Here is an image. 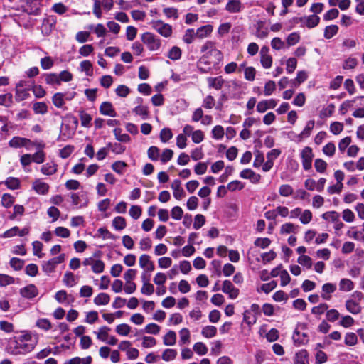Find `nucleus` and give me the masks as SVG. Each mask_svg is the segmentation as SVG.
Returning a JSON list of instances; mask_svg holds the SVG:
<instances>
[{
    "label": "nucleus",
    "mask_w": 364,
    "mask_h": 364,
    "mask_svg": "<svg viewBox=\"0 0 364 364\" xmlns=\"http://www.w3.org/2000/svg\"><path fill=\"white\" fill-rule=\"evenodd\" d=\"M122 130L119 127H116L113 130L115 139L120 142H129L131 140L130 136L127 134H122Z\"/></svg>",
    "instance_id": "36"
},
{
    "label": "nucleus",
    "mask_w": 364,
    "mask_h": 364,
    "mask_svg": "<svg viewBox=\"0 0 364 364\" xmlns=\"http://www.w3.org/2000/svg\"><path fill=\"white\" fill-rule=\"evenodd\" d=\"M109 331L110 328L109 327L104 326L99 328L97 331H94V333L98 340L105 343L109 338Z\"/></svg>",
    "instance_id": "28"
},
{
    "label": "nucleus",
    "mask_w": 364,
    "mask_h": 364,
    "mask_svg": "<svg viewBox=\"0 0 364 364\" xmlns=\"http://www.w3.org/2000/svg\"><path fill=\"white\" fill-rule=\"evenodd\" d=\"M49 185L43 182L41 179H36L32 184V188L38 193L41 195H46L49 191Z\"/></svg>",
    "instance_id": "12"
},
{
    "label": "nucleus",
    "mask_w": 364,
    "mask_h": 364,
    "mask_svg": "<svg viewBox=\"0 0 364 364\" xmlns=\"http://www.w3.org/2000/svg\"><path fill=\"white\" fill-rule=\"evenodd\" d=\"M356 296L358 301L353 299H348L346 301L345 306L348 311L353 314H358L361 312L362 307L359 304V301L361 299L362 293L359 291H355L352 296Z\"/></svg>",
    "instance_id": "4"
},
{
    "label": "nucleus",
    "mask_w": 364,
    "mask_h": 364,
    "mask_svg": "<svg viewBox=\"0 0 364 364\" xmlns=\"http://www.w3.org/2000/svg\"><path fill=\"white\" fill-rule=\"evenodd\" d=\"M57 264L52 258L51 259L44 262L42 264V269L46 274H50L53 272L56 268Z\"/></svg>",
    "instance_id": "41"
},
{
    "label": "nucleus",
    "mask_w": 364,
    "mask_h": 364,
    "mask_svg": "<svg viewBox=\"0 0 364 364\" xmlns=\"http://www.w3.org/2000/svg\"><path fill=\"white\" fill-rule=\"evenodd\" d=\"M58 166L54 162H48L43 165L41 168V172L43 175L50 176L55 174L57 172Z\"/></svg>",
    "instance_id": "23"
},
{
    "label": "nucleus",
    "mask_w": 364,
    "mask_h": 364,
    "mask_svg": "<svg viewBox=\"0 0 364 364\" xmlns=\"http://www.w3.org/2000/svg\"><path fill=\"white\" fill-rule=\"evenodd\" d=\"M141 41L151 51L159 50L161 46L160 38L150 32H146L142 34Z\"/></svg>",
    "instance_id": "2"
},
{
    "label": "nucleus",
    "mask_w": 364,
    "mask_h": 364,
    "mask_svg": "<svg viewBox=\"0 0 364 364\" xmlns=\"http://www.w3.org/2000/svg\"><path fill=\"white\" fill-rule=\"evenodd\" d=\"M115 331L119 335L126 336L130 333L131 327L127 323H122L116 326Z\"/></svg>",
    "instance_id": "60"
},
{
    "label": "nucleus",
    "mask_w": 364,
    "mask_h": 364,
    "mask_svg": "<svg viewBox=\"0 0 364 364\" xmlns=\"http://www.w3.org/2000/svg\"><path fill=\"white\" fill-rule=\"evenodd\" d=\"M20 294L23 297L32 299L38 295V289L33 284H29L20 290Z\"/></svg>",
    "instance_id": "20"
},
{
    "label": "nucleus",
    "mask_w": 364,
    "mask_h": 364,
    "mask_svg": "<svg viewBox=\"0 0 364 364\" xmlns=\"http://www.w3.org/2000/svg\"><path fill=\"white\" fill-rule=\"evenodd\" d=\"M299 21L304 23L307 28H313L316 27L320 22L319 16L316 15H310L299 18Z\"/></svg>",
    "instance_id": "15"
},
{
    "label": "nucleus",
    "mask_w": 364,
    "mask_h": 364,
    "mask_svg": "<svg viewBox=\"0 0 364 364\" xmlns=\"http://www.w3.org/2000/svg\"><path fill=\"white\" fill-rule=\"evenodd\" d=\"M299 230V226L294 225L292 223H286L281 225L280 228V233L282 235H287L290 233H297Z\"/></svg>",
    "instance_id": "24"
},
{
    "label": "nucleus",
    "mask_w": 364,
    "mask_h": 364,
    "mask_svg": "<svg viewBox=\"0 0 364 364\" xmlns=\"http://www.w3.org/2000/svg\"><path fill=\"white\" fill-rule=\"evenodd\" d=\"M33 109L36 114H44L48 112V106L43 102H38L33 104Z\"/></svg>",
    "instance_id": "46"
},
{
    "label": "nucleus",
    "mask_w": 364,
    "mask_h": 364,
    "mask_svg": "<svg viewBox=\"0 0 364 364\" xmlns=\"http://www.w3.org/2000/svg\"><path fill=\"white\" fill-rule=\"evenodd\" d=\"M151 28L164 38H169L173 33L172 26L161 20H154L150 23Z\"/></svg>",
    "instance_id": "3"
},
{
    "label": "nucleus",
    "mask_w": 364,
    "mask_h": 364,
    "mask_svg": "<svg viewBox=\"0 0 364 364\" xmlns=\"http://www.w3.org/2000/svg\"><path fill=\"white\" fill-rule=\"evenodd\" d=\"M345 344L349 346H353L358 343V337L355 333H347L344 339Z\"/></svg>",
    "instance_id": "54"
},
{
    "label": "nucleus",
    "mask_w": 364,
    "mask_h": 364,
    "mask_svg": "<svg viewBox=\"0 0 364 364\" xmlns=\"http://www.w3.org/2000/svg\"><path fill=\"white\" fill-rule=\"evenodd\" d=\"M315 126V122L314 120H309L306 122V124L303 131L299 134V137L300 139L308 138Z\"/></svg>",
    "instance_id": "34"
},
{
    "label": "nucleus",
    "mask_w": 364,
    "mask_h": 364,
    "mask_svg": "<svg viewBox=\"0 0 364 364\" xmlns=\"http://www.w3.org/2000/svg\"><path fill=\"white\" fill-rule=\"evenodd\" d=\"M107 146L111 149V151L116 154H123L125 150H126V148L124 146L122 145L121 144L119 143H112V142H108L107 144Z\"/></svg>",
    "instance_id": "43"
},
{
    "label": "nucleus",
    "mask_w": 364,
    "mask_h": 364,
    "mask_svg": "<svg viewBox=\"0 0 364 364\" xmlns=\"http://www.w3.org/2000/svg\"><path fill=\"white\" fill-rule=\"evenodd\" d=\"M313 150L309 146H305L300 152V157L303 168L306 171L310 170L312 166V161L314 159Z\"/></svg>",
    "instance_id": "5"
},
{
    "label": "nucleus",
    "mask_w": 364,
    "mask_h": 364,
    "mask_svg": "<svg viewBox=\"0 0 364 364\" xmlns=\"http://www.w3.org/2000/svg\"><path fill=\"white\" fill-rule=\"evenodd\" d=\"M308 77V75L306 71L300 70L297 73L296 77L295 79L292 80L291 82L295 87L299 86L301 83H303Z\"/></svg>",
    "instance_id": "38"
},
{
    "label": "nucleus",
    "mask_w": 364,
    "mask_h": 364,
    "mask_svg": "<svg viewBox=\"0 0 364 364\" xmlns=\"http://www.w3.org/2000/svg\"><path fill=\"white\" fill-rule=\"evenodd\" d=\"M211 65H215L214 61L212 60L207 54H204L198 63V68L203 73H208L210 71Z\"/></svg>",
    "instance_id": "11"
},
{
    "label": "nucleus",
    "mask_w": 364,
    "mask_h": 364,
    "mask_svg": "<svg viewBox=\"0 0 364 364\" xmlns=\"http://www.w3.org/2000/svg\"><path fill=\"white\" fill-rule=\"evenodd\" d=\"M31 141L29 139L21 136H14L9 142V145L12 148L26 147Z\"/></svg>",
    "instance_id": "17"
},
{
    "label": "nucleus",
    "mask_w": 364,
    "mask_h": 364,
    "mask_svg": "<svg viewBox=\"0 0 364 364\" xmlns=\"http://www.w3.org/2000/svg\"><path fill=\"white\" fill-rule=\"evenodd\" d=\"M338 31V27L336 25L328 26L324 29V38L326 39H331L333 38Z\"/></svg>",
    "instance_id": "45"
},
{
    "label": "nucleus",
    "mask_w": 364,
    "mask_h": 364,
    "mask_svg": "<svg viewBox=\"0 0 364 364\" xmlns=\"http://www.w3.org/2000/svg\"><path fill=\"white\" fill-rule=\"evenodd\" d=\"M293 192V188L289 184H283L279 188V193L284 197L290 196Z\"/></svg>",
    "instance_id": "61"
},
{
    "label": "nucleus",
    "mask_w": 364,
    "mask_h": 364,
    "mask_svg": "<svg viewBox=\"0 0 364 364\" xmlns=\"http://www.w3.org/2000/svg\"><path fill=\"white\" fill-rule=\"evenodd\" d=\"M139 264L145 272H152L155 269L154 262L151 260L150 256L146 254H143L139 257Z\"/></svg>",
    "instance_id": "8"
},
{
    "label": "nucleus",
    "mask_w": 364,
    "mask_h": 364,
    "mask_svg": "<svg viewBox=\"0 0 364 364\" xmlns=\"http://www.w3.org/2000/svg\"><path fill=\"white\" fill-rule=\"evenodd\" d=\"M336 290V286L332 283H326L322 286L321 297L325 300H330L331 294Z\"/></svg>",
    "instance_id": "21"
},
{
    "label": "nucleus",
    "mask_w": 364,
    "mask_h": 364,
    "mask_svg": "<svg viewBox=\"0 0 364 364\" xmlns=\"http://www.w3.org/2000/svg\"><path fill=\"white\" fill-rule=\"evenodd\" d=\"M225 9L230 13H238L242 9V4L240 0H228Z\"/></svg>",
    "instance_id": "22"
},
{
    "label": "nucleus",
    "mask_w": 364,
    "mask_h": 364,
    "mask_svg": "<svg viewBox=\"0 0 364 364\" xmlns=\"http://www.w3.org/2000/svg\"><path fill=\"white\" fill-rule=\"evenodd\" d=\"M213 31V27L210 24H207L199 27L196 32V38L203 39L210 36Z\"/></svg>",
    "instance_id": "19"
},
{
    "label": "nucleus",
    "mask_w": 364,
    "mask_h": 364,
    "mask_svg": "<svg viewBox=\"0 0 364 364\" xmlns=\"http://www.w3.org/2000/svg\"><path fill=\"white\" fill-rule=\"evenodd\" d=\"M222 291L228 295L231 299H236L239 295V289L232 284L230 280H225L223 282Z\"/></svg>",
    "instance_id": "6"
},
{
    "label": "nucleus",
    "mask_w": 364,
    "mask_h": 364,
    "mask_svg": "<svg viewBox=\"0 0 364 364\" xmlns=\"http://www.w3.org/2000/svg\"><path fill=\"white\" fill-rule=\"evenodd\" d=\"M80 68L82 72H85L87 76H92V64L90 60H83L80 63Z\"/></svg>",
    "instance_id": "37"
},
{
    "label": "nucleus",
    "mask_w": 364,
    "mask_h": 364,
    "mask_svg": "<svg viewBox=\"0 0 364 364\" xmlns=\"http://www.w3.org/2000/svg\"><path fill=\"white\" fill-rule=\"evenodd\" d=\"M129 213V215L133 219L137 220L141 215L142 209L139 205H133L131 206Z\"/></svg>",
    "instance_id": "64"
},
{
    "label": "nucleus",
    "mask_w": 364,
    "mask_h": 364,
    "mask_svg": "<svg viewBox=\"0 0 364 364\" xmlns=\"http://www.w3.org/2000/svg\"><path fill=\"white\" fill-rule=\"evenodd\" d=\"M171 187L173 189V196L176 199L181 200L183 197H185L186 194H185V192H184L183 188L181 187V183L180 180H178V179L174 180L172 182Z\"/></svg>",
    "instance_id": "18"
},
{
    "label": "nucleus",
    "mask_w": 364,
    "mask_h": 364,
    "mask_svg": "<svg viewBox=\"0 0 364 364\" xmlns=\"http://www.w3.org/2000/svg\"><path fill=\"white\" fill-rule=\"evenodd\" d=\"M211 134H212V137L213 139H215L216 140H220V139H223L224 136V134H225L224 129L220 125H216L213 128V129L211 131Z\"/></svg>",
    "instance_id": "48"
},
{
    "label": "nucleus",
    "mask_w": 364,
    "mask_h": 364,
    "mask_svg": "<svg viewBox=\"0 0 364 364\" xmlns=\"http://www.w3.org/2000/svg\"><path fill=\"white\" fill-rule=\"evenodd\" d=\"M176 332L169 330L163 337V343L165 346H174L176 343Z\"/></svg>",
    "instance_id": "27"
},
{
    "label": "nucleus",
    "mask_w": 364,
    "mask_h": 364,
    "mask_svg": "<svg viewBox=\"0 0 364 364\" xmlns=\"http://www.w3.org/2000/svg\"><path fill=\"white\" fill-rule=\"evenodd\" d=\"M147 154L151 161H157L160 156V150L157 146H152L149 148Z\"/></svg>",
    "instance_id": "53"
},
{
    "label": "nucleus",
    "mask_w": 364,
    "mask_h": 364,
    "mask_svg": "<svg viewBox=\"0 0 364 364\" xmlns=\"http://www.w3.org/2000/svg\"><path fill=\"white\" fill-rule=\"evenodd\" d=\"M29 90L16 87L15 99L17 102H21L29 97Z\"/></svg>",
    "instance_id": "32"
},
{
    "label": "nucleus",
    "mask_w": 364,
    "mask_h": 364,
    "mask_svg": "<svg viewBox=\"0 0 364 364\" xmlns=\"http://www.w3.org/2000/svg\"><path fill=\"white\" fill-rule=\"evenodd\" d=\"M313 218L312 213L310 210L306 209L301 210V214L299 218V220L302 224H308L309 223Z\"/></svg>",
    "instance_id": "50"
},
{
    "label": "nucleus",
    "mask_w": 364,
    "mask_h": 364,
    "mask_svg": "<svg viewBox=\"0 0 364 364\" xmlns=\"http://www.w3.org/2000/svg\"><path fill=\"white\" fill-rule=\"evenodd\" d=\"M112 225L115 230H122L126 228L127 222L124 218L117 216L113 219Z\"/></svg>",
    "instance_id": "40"
},
{
    "label": "nucleus",
    "mask_w": 364,
    "mask_h": 364,
    "mask_svg": "<svg viewBox=\"0 0 364 364\" xmlns=\"http://www.w3.org/2000/svg\"><path fill=\"white\" fill-rule=\"evenodd\" d=\"M339 289L341 291H350L354 289V283L349 279H341L339 282Z\"/></svg>",
    "instance_id": "30"
},
{
    "label": "nucleus",
    "mask_w": 364,
    "mask_h": 364,
    "mask_svg": "<svg viewBox=\"0 0 364 364\" xmlns=\"http://www.w3.org/2000/svg\"><path fill=\"white\" fill-rule=\"evenodd\" d=\"M277 105L274 99L263 100L257 105V111L259 113H264L269 109H274Z\"/></svg>",
    "instance_id": "10"
},
{
    "label": "nucleus",
    "mask_w": 364,
    "mask_h": 364,
    "mask_svg": "<svg viewBox=\"0 0 364 364\" xmlns=\"http://www.w3.org/2000/svg\"><path fill=\"white\" fill-rule=\"evenodd\" d=\"M72 203L77 208L86 207L88 205V198L85 193H72L70 194Z\"/></svg>",
    "instance_id": "9"
},
{
    "label": "nucleus",
    "mask_w": 364,
    "mask_h": 364,
    "mask_svg": "<svg viewBox=\"0 0 364 364\" xmlns=\"http://www.w3.org/2000/svg\"><path fill=\"white\" fill-rule=\"evenodd\" d=\"M217 333V328L213 326H207L202 328L201 334L207 338H213Z\"/></svg>",
    "instance_id": "39"
},
{
    "label": "nucleus",
    "mask_w": 364,
    "mask_h": 364,
    "mask_svg": "<svg viewBox=\"0 0 364 364\" xmlns=\"http://www.w3.org/2000/svg\"><path fill=\"white\" fill-rule=\"evenodd\" d=\"M207 80L208 86L215 90H220L225 83V80L222 76L208 77Z\"/></svg>",
    "instance_id": "25"
},
{
    "label": "nucleus",
    "mask_w": 364,
    "mask_h": 364,
    "mask_svg": "<svg viewBox=\"0 0 364 364\" xmlns=\"http://www.w3.org/2000/svg\"><path fill=\"white\" fill-rule=\"evenodd\" d=\"M177 350L172 348L165 349L161 355V358L166 362L173 360L177 356Z\"/></svg>",
    "instance_id": "35"
},
{
    "label": "nucleus",
    "mask_w": 364,
    "mask_h": 364,
    "mask_svg": "<svg viewBox=\"0 0 364 364\" xmlns=\"http://www.w3.org/2000/svg\"><path fill=\"white\" fill-rule=\"evenodd\" d=\"M207 55L214 61V65H218L223 59V55L220 50L217 48L208 52Z\"/></svg>",
    "instance_id": "33"
},
{
    "label": "nucleus",
    "mask_w": 364,
    "mask_h": 364,
    "mask_svg": "<svg viewBox=\"0 0 364 364\" xmlns=\"http://www.w3.org/2000/svg\"><path fill=\"white\" fill-rule=\"evenodd\" d=\"M346 234L350 238H353V239H354L355 240L364 242V232H363V231L348 230Z\"/></svg>",
    "instance_id": "63"
},
{
    "label": "nucleus",
    "mask_w": 364,
    "mask_h": 364,
    "mask_svg": "<svg viewBox=\"0 0 364 364\" xmlns=\"http://www.w3.org/2000/svg\"><path fill=\"white\" fill-rule=\"evenodd\" d=\"M142 100H143L141 98L137 99L139 105L133 109V112L136 115L140 116L142 119H146L149 117V111L147 106L141 104Z\"/></svg>",
    "instance_id": "16"
},
{
    "label": "nucleus",
    "mask_w": 364,
    "mask_h": 364,
    "mask_svg": "<svg viewBox=\"0 0 364 364\" xmlns=\"http://www.w3.org/2000/svg\"><path fill=\"white\" fill-rule=\"evenodd\" d=\"M139 245L141 251H149L152 247V241L149 237H143L140 240Z\"/></svg>",
    "instance_id": "52"
},
{
    "label": "nucleus",
    "mask_w": 364,
    "mask_h": 364,
    "mask_svg": "<svg viewBox=\"0 0 364 364\" xmlns=\"http://www.w3.org/2000/svg\"><path fill=\"white\" fill-rule=\"evenodd\" d=\"M12 103H13V95L11 93L0 95V105H3L6 107H11Z\"/></svg>",
    "instance_id": "51"
},
{
    "label": "nucleus",
    "mask_w": 364,
    "mask_h": 364,
    "mask_svg": "<svg viewBox=\"0 0 364 364\" xmlns=\"http://www.w3.org/2000/svg\"><path fill=\"white\" fill-rule=\"evenodd\" d=\"M269 49L267 46H263L259 52L260 63L264 69H269L272 65V57L269 53Z\"/></svg>",
    "instance_id": "7"
},
{
    "label": "nucleus",
    "mask_w": 364,
    "mask_h": 364,
    "mask_svg": "<svg viewBox=\"0 0 364 364\" xmlns=\"http://www.w3.org/2000/svg\"><path fill=\"white\" fill-rule=\"evenodd\" d=\"M297 262L301 266L310 269L312 266V260L309 256L302 255L299 257Z\"/></svg>",
    "instance_id": "59"
},
{
    "label": "nucleus",
    "mask_w": 364,
    "mask_h": 364,
    "mask_svg": "<svg viewBox=\"0 0 364 364\" xmlns=\"http://www.w3.org/2000/svg\"><path fill=\"white\" fill-rule=\"evenodd\" d=\"M179 336H180V344L184 345L190 343V338H191V333L190 331L186 328H183L179 331Z\"/></svg>",
    "instance_id": "44"
},
{
    "label": "nucleus",
    "mask_w": 364,
    "mask_h": 364,
    "mask_svg": "<svg viewBox=\"0 0 364 364\" xmlns=\"http://www.w3.org/2000/svg\"><path fill=\"white\" fill-rule=\"evenodd\" d=\"M173 137V133L169 128H164L160 132V139L163 143H166Z\"/></svg>",
    "instance_id": "58"
},
{
    "label": "nucleus",
    "mask_w": 364,
    "mask_h": 364,
    "mask_svg": "<svg viewBox=\"0 0 364 364\" xmlns=\"http://www.w3.org/2000/svg\"><path fill=\"white\" fill-rule=\"evenodd\" d=\"M193 350L198 355H204L207 354L208 349V347L202 342H197L193 346Z\"/></svg>",
    "instance_id": "47"
},
{
    "label": "nucleus",
    "mask_w": 364,
    "mask_h": 364,
    "mask_svg": "<svg viewBox=\"0 0 364 364\" xmlns=\"http://www.w3.org/2000/svg\"><path fill=\"white\" fill-rule=\"evenodd\" d=\"M322 151L326 156L333 157L336 152V146L334 143L328 142L323 147Z\"/></svg>",
    "instance_id": "55"
},
{
    "label": "nucleus",
    "mask_w": 364,
    "mask_h": 364,
    "mask_svg": "<svg viewBox=\"0 0 364 364\" xmlns=\"http://www.w3.org/2000/svg\"><path fill=\"white\" fill-rule=\"evenodd\" d=\"M294 364H309V354L306 350H301L296 353Z\"/></svg>",
    "instance_id": "26"
},
{
    "label": "nucleus",
    "mask_w": 364,
    "mask_h": 364,
    "mask_svg": "<svg viewBox=\"0 0 364 364\" xmlns=\"http://www.w3.org/2000/svg\"><path fill=\"white\" fill-rule=\"evenodd\" d=\"M110 301V296L107 293H100L93 299L97 306L107 305Z\"/></svg>",
    "instance_id": "29"
},
{
    "label": "nucleus",
    "mask_w": 364,
    "mask_h": 364,
    "mask_svg": "<svg viewBox=\"0 0 364 364\" xmlns=\"http://www.w3.org/2000/svg\"><path fill=\"white\" fill-rule=\"evenodd\" d=\"M79 115L81 125L84 127H90L91 126V121L92 119L91 115L85 111H80Z\"/></svg>",
    "instance_id": "42"
},
{
    "label": "nucleus",
    "mask_w": 364,
    "mask_h": 364,
    "mask_svg": "<svg viewBox=\"0 0 364 364\" xmlns=\"http://www.w3.org/2000/svg\"><path fill=\"white\" fill-rule=\"evenodd\" d=\"M64 99H65L64 94H63L61 92H57L53 96L52 101H53V105L56 107L60 108L63 106V105L65 103Z\"/></svg>",
    "instance_id": "49"
},
{
    "label": "nucleus",
    "mask_w": 364,
    "mask_h": 364,
    "mask_svg": "<svg viewBox=\"0 0 364 364\" xmlns=\"http://www.w3.org/2000/svg\"><path fill=\"white\" fill-rule=\"evenodd\" d=\"M63 282L65 284V286L68 287H73L75 284H77V279L74 276V274L72 272H66L64 274Z\"/></svg>",
    "instance_id": "31"
},
{
    "label": "nucleus",
    "mask_w": 364,
    "mask_h": 364,
    "mask_svg": "<svg viewBox=\"0 0 364 364\" xmlns=\"http://www.w3.org/2000/svg\"><path fill=\"white\" fill-rule=\"evenodd\" d=\"M240 176L245 179H249L253 183H257L260 181L261 176L259 174L256 173L250 168L242 170Z\"/></svg>",
    "instance_id": "14"
},
{
    "label": "nucleus",
    "mask_w": 364,
    "mask_h": 364,
    "mask_svg": "<svg viewBox=\"0 0 364 364\" xmlns=\"http://www.w3.org/2000/svg\"><path fill=\"white\" fill-rule=\"evenodd\" d=\"M32 161L34 163L36 164H42L44 162L46 159V153L42 150L40 149L36 153H34L33 155H31Z\"/></svg>",
    "instance_id": "62"
},
{
    "label": "nucleus",
    "mask_w": 364,
    "mask_h": 364,
    "mask_svg": "<svg viewBox=\"0 0 364 364\" xmlns=\"http://www.w3.org/2000/svg\"><path fill=\"white\" fill-rule=\"evenodd\" d=\"M105 264L102 260L95 259L92 263V270L96 274H100L104 272Z\"/></svg>",
    "instance_id": "57"
},
{
    "label": "nucleus",
    "mask_w": 364,
    "mask_h": 364,
    "mask_svg": "<svg viewBox=\"0 0 364 364\" xmlns=\"http://www.w3.org/2000/svg\"><path fill=\"white\" fill-rule=\"evenodd\" d=\"M100 112L105 116L114 117L117 116L116 110L110 102H103L100 106Z\"/></svg>",
    "instance_id": "13"
},
{
    "label": "nucleus",
    "mask_w": 364,
    "mask_h": 364,
    "mask_svg": "<svg viewBox=\"0 0 364 364\" xmlns=\"http://www.w3.org/2000/svg\"><path fill=\"white\" fill-rule=\"evenodd\" d=\"M38 336L29 331H23L19 336L10 340L6 347L7 352L11 355H23L31 352L37 346Z\"/></svg>",
    "instance_id": "1"
},
{
    "label": "nucleus",
    "mask_w": 364,
    "mask_h": 364,
    "mask_svg": "<svg viewBox=\"0 0 364 364\" xmlns=\"http://www.w3.org/2000/svg\"><path fill=\"white\" fill-rule=\"evenodd\" d=\"M327 166V163L321 159H316L314 161L315 169L320 173H323L326 171Z\"/></svg>",
    "instance_id": "56"
}]
</instances>
